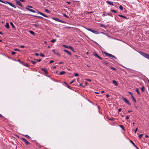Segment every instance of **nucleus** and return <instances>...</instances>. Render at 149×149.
<instances>
[{
    "instance_id": "nucleus-46",
    "label": "nucleus",
    "mask_w": 149,
    "mask_h": 149,
    "mask_svg": "<svg viewBox=\"0 0 149 149\" xmlns=\"http://www.w3.org/2000/svg\"><path fill=\"white\" fill-rule=\"evenodd\" d=\"M40 55L42 57H44L45 56L42 54H40Z\"/></svg>"
},
{
    "instance_id": "nucleus-49",
    "label": "nucleus",
    "mask_w": 149,
    "mask_h": 149,
    "mask_svg": "<svg viewBox=\"0 0 149 149\" xmlns=\"http://www.w3.org/2000/svg\"><path fill=\"white\" fill-rule=\"evenodd\" d=\"M75 81V80H72V81H71V82H70V84H72V83H73L74 81Z\"/></svg>"
},
{
    "instance_id": "nucleus-38",
    "label": "nucleus",
    "mask_w": 149,
    "mask_h": 149,
    "mask_svg": "<svg viewBox=\"0 0 149 149\" xmlns=\"http://www.w3.org/2000/svg\"><path fill=\"white\" fill-rule=\"evenodd\" d=\"M56 39H54L51 40V42H56Z\"/></svg>"
},
{
    "instance_id": "nucleus-64",
    "label": "nucleus",
    "mask_w": 149,
    "mask_h": 149,
    "mask_svg": "<svg viewBox=\"0 0 149 149\" xmlns=\"http://www.w3.org/2000/svg\"><path fill=\"white\" fill-rule=\"evenodd\" d=\"M0 34H1L2 35H3V33L2 32L0 31Z\"/></svg>"
},
{
    "instance_id": "nucleus-47",
    "label": "nucleus",
    "mask_w": 149,
    "mask_h": 149,
    "mask_svg": "<svg viewBox=\"0 0 149 149\" xmlns=\"http://www.w3.org/2000/svg\"><path fill=\"white\" fill-rule=\"evenodd\" d=\"M31 62L34 64H35L36 63V62L32 61H31Z\"/></svg>"
},
{
    "instance_id": "nucleus-43",
    "label": "nucleus",
    "mask_w": 149,
    "mask_h": 149,
    "mask_svg": "<svg viewBox=\"0 0 149 149\" xmlns=\"http://www.w3.org/2000/svg\"><path fill=\"white\" fill-rule=\"evenodd\" d=\"M100 27H104L105 28V26L104 24H100Z\"/></svg>"
},
{
    "instance_id": "nucleus-7",
    "label": "nucleus",
    "mask_w": 149,
    "mask_h": 149,
    "mask_svg": "<svg viewBox=\"0 0 149 149\" xmlns=\"http://www.w3.org/2000/svg\"><path fill=\"white\" fill-rule=\"evenodd\" d=\"M5 3H7L8 4H9L12 7L15 8H16V7L15 5H14L12 3H11L10 2H9L8 1H6Z\"/></svg>"
},
{
    "instance_id": "nucleus-35",
    "label": "nucleus",
    "mask_w": 149,
    "mask_h": 149,
    "mask_svg": "<svg viewBox=\"0 0 149 149\" xmlns=\"http://www.w3.org/2000/svg\"><path fill=\"white\" fill-rule=\"evenodd\" d=\"M111 11L113 12L114 13H117V12L116 11V10H111Z\"/></svg>"
},
{
    "instance_id": "nucleus-41",
    "label": "nucleus",
    "mask_w": 149,
    "mask_h": 149,
    "mask_svg": "<svg viewBox=\"0 0 149 149\" xmlns=\"http://www.w3.org/2000/svg\"><path fill=\"white\" fill-rule=\"evenodd\" d=\"M119 8L121 10H122L123 9V7L121 5H120L119 6Z\"/></svg>"
},
{
    "instance_id": "nucleus-54",
    "label": "nucleus",
    "mask_w": 149,
    "mask_h": 149,
    "mask_svg": "<svg viewBox=\"0 0 149 149\" xmlns=\"http://www.w3.org/2000/svg\"><path fill=\"white\" fill-rule=\"evenodd\" d=\"M20 47L21 48H23L24 47V46L23 45H22L20 46Z\"/></svg>"
},
{
    "instance_id": "nucleus-37",
    "label": "nucleus",
    "mask_w": 149,
    "mask_h": 149,
    "mask_svg": "<svg viewBox=\"0 0 149 149\" xmlns=\"http://www.w3.org/2000/svg\"><path fill=\"white\" fill-rule=\"evenodd\" d=\"M33 25L35 27H37L39 26V25H38V24H33Z\"/></svg>"
},
{
    "instance_id": "nucleus-5",
    "label": "nucleus",
    "mask_w": 149,
    "mask_h": 149,
    "mask_svg": "<svg viewBox=\"0 0 149 149\" xmlns=\"http://www.w3.org/2000/svg\"><path fill=\"white\" fill-rule=\"evenodd\" d=\"M93 54V55L95 56V57L98 58H99V59H100V60H102V58L100 56H99L97 54L96 52H94Z\"/></svg>"
},
{
    "instance_id": "nucleus-55",
    "label": "nucleus",
    "mask_w": 149,
    "mask_h": 149,
    "mask_svg": "<svg viewBox=\"0 0 149 149\" xmlns=\"http://www.w3.org/2000/svg\"><path fill=\"white\" fill-rule=\"evenodd\" d=\"M54 62V61L53 60H51L50 62H49V63H53Z\"/></svg>"
},
{
    "instance_id": "nucleus-19",
    "label": "nucleus",
    "mask_w": 149,
    "mask_h": 149,
    "mask_svg": "<svg viewBox=\"0 0 149 149\" xmlns=\"http://www.w3.org/2000/svg\"><path fill=\"white\" fill-rule=\"evenodd\" d=\"M40 14L41 15H42L43 16L45 17H48V16L45 15L44 14H43V13L41 12V13H40Z\"/></svg>"
},
{
    "instance_id": "nucleus-14",
    "label": "nucleus",
    "mask_w": 149,
    "mask_h": 149,
    "mask_svg": "<svg viewBox=\"0 0 149 149\" xmlns=\"http://www.w3.org/2000/svg\"><path fill=\"white\" fill-rule=\"evenodd\" d=\"M112 82H113V83L116 86H118V84L116 81L113 80V81Z\"/></svg>"
},
{
    "instance_id": "nucleus-32",
    "label": "nucleus",
    "mask_w": 149,
    "mask_h": 149,
    "mask_svg": "<svg viewBox=\"0 0 149 149\" xmlns=\"http://www.w3.org/2000/svg\"><path fill=\"white\" fill-rule=\"evenodd\" d=\"M59 22H61V23H64V24H65V23H66V22H65V21H63L61 20L60 19V21H59Z\"/></svg>"
},
{
    "instance_id": "nucleus-44",
    "label": "nucleus",
    "mask_w": 149,
    "mask_h": 149,
    "mask_svg": "<svg viewBox=\"0 0 149 149\" xmlns=\"http://www.w3.org/2000/svg\"><path fill=\"white\" fill-rule=\"evenodd\" d=\"M25 136L26 137H27V138H28L29 139V138H31L29 136L27 135H25Z\"/></svg>"
},
{
    "instance_id": "nucleus-4",
    "label": "nucleus",
    "mask_w": 149,
    "mask_h": 149,
    "mask_svg": "<svg viewBox=\"0 0 149 149\" xmlns=\"http://www.w3.org/2000/svg\"><path fill=\"white\" fill-rule=\"evenodd\" d=\"M21 139L24 141L27 145H28L30 144V143L25 138H22Z\"/></svg>"
},
{
    "instance_id": "nucleus-42",
    "label": "nucleus",
    "mask_w": 149,
    "mask_h": 149,
    "mask_svg": "<svg viewBox=\"0 0 149 149\" xmlns=\"http://www.w3.org/2000/svg\"><path fill=\"white\" fill-rule=\"evenodd\" d=\"M17 61L22 64L24 63L23 62H22L20 59L18 60Z\"/></svg>"
},
{
    "instance_id": "nucleus-60",
    "label": "nucleus",
    "mask_w": 149,
    "mask_h": 149,
    "mask_svg": "<svg viewBox=\"0 0 149 149\" xmlns=\"http://www.w3.org/2000/svg\"><path fill=\"white\" fill-rule=\"evenodd\" d=\"M0 1L2 3H5L4 2L2 1V0H0Z\"/></svg>"
},
{
    "instance_id": "nucleus-61",
    "label": "nucleus",
    "mask_w": 149,
    "mask_h": 149,
    "mask_svg": "<svg viewBox=\"0 0 149 149\" xmlns=\"http://www.w3.org/2000/svg\"><path fill=\"white\" fill-rule=\"evenodd\" d=\"M65 28H66L67 29H70L71 28V27H65Z\"/></svg>"
},
{
    "instance_id": "nucleus-63",
    "label": "nucleus",
    "mask_w": 149,
    "mask_h": 149,
    "mask_svg": "<svg viewBox=\"0 0 149 149\" xmlns=\"http://www.w3.org/2000/svg\"><path fill=\"white\" fill-rule=\"evenodd\" d=\"M109 95H108V94H107L106 95V96L107 97H109Z\"/></svg>"
},
{
    "instance_id": "nucleus-25",
    "label": "nucleus",
    "mask_w": 149,
    "mask_h": 149,
    "mask_svg": "<svg viewBox=\"0 0 149 149\" xmlns=\"http://www.w3.org/2000/svg\"><path fill=\"white\" fill-rule=\"evenodd\" d=\"M130 142L135 147H136V146L135 145L134 143L132 140H130Z\"/></svg>"
},
{
    "instance_id": "nucleus-58",
    "label": "nucleus",
    "mask_w": 149,
    "mask_h": 149,
    "mask_svg": "<svg viewBox=\"0 0 149 149\" xmlns=\"http://www.w3.org/2000/svg\"><path fill=\"white\" fill-rule=\"evenodd\" d=\"M67 86L68 88H69L70 89H71L70 88V86L68 85L67 84Z\"/></svg>"
},
{
    "instance_id": "nucleus-56",
    "label": "nucleus",
    "mask_w": 149,
    "mask_h": 149,
    "mask_svg": "<svg viewBox=\"0 0 149 149\" xmlns=\"http://www.w3.org/2000/svg\"><path fill=\"white\" fill-rule=\"evenodd\" d=\"M14 50L15 51H19V50L17 49H15Z\"/></svg>"
},
{
    "instance_id": "nucleus-28",
    "label": "nucleus",
    "mask_w": 149,
    "mask_h": 149,
    "mask_svg": "<svg viewBox=\"0 0 149 149\" xmlns=\"http://www.w3.org/2000/svg\"><path fill=\"white\" fill-rule=\"evenodd\" d=\"M110 68L111 69L114 70H116V68H114V67H113L112 66H111L110 67Z\"/></svg>"
},
{
    "instance_id": "nucleus-57",
    "label": "nucleus",
    "mask_w": 149,
    "mask_h": 149,
    "mask_svg": "<svg viewBox=\"0 0 149 149\" xmlns=\"http://www.w3.org/2000/svg\"><path fill=\"white\" fill-rule=\"evenodd\" d=\"M121 110H122V109L121 108H120L118 109V111L119 112H120Z\"/></svg>"
},
{
    "instance_id": "nucleus-27",
    "label": "nucleus",
    "mask_w": 149,
    "mask_h": 149,
    "mask_svg": "<svg viewBox=\"0 0 149 149\" xmlns=\"http://www.w3.org/2000/svg\"><path fill=\"white\" fill-rule=\"evenodd\" d=\"M136 91L138 95H140V93L139 91V88H137L136 90Z\"/></svg>"
},
{
    "instance_id": "nucleus-2",
    "label": "nucleus",
    "mask_w": 149,
    "mask_h": 149,
    "mask_svg": "<svg viewBox=\"0 0 149 149\" xmlns=\"http://www.w3.org/2000/svg\"><path fill=\"white\" fill-rule=\"evenodd\" d=\"M104 54L107 56L109 57H111L115 59H116V58L114 56L112 55V54H110L108 53H107L106 52H104Z\"/></svg>"
},
{
    "instance_id": "nucleus-18",
    "label": "nucleus",
    "mask_w": 149,
    "mask_h": 149,
    "mask_svg": "<svg viewBox=\"0 0 149 149\" xmlns=\"http://www.w3.org/2000/svg\"><path fill=\"white\" fill-rule=\"evenodd\" d=\"M65 74V72L64 71H62L59 73L60 75L64 74Z\"/></svg>"
},
{
    "instance_id": "nucleus-26",
    "label": "nucleus",
    "mask_w": 149,
    "mask_h": 149,
    "mask_svg": "<svg viewBox=\"0 0 149 149\" xmlns=\"http://www.w3.org/2000/svg\"><path fill=\"white\" fill-rule=\"evenodd\" d=\"M10 24L13 28H15V26L12 22H10Z\"/></svg>"
},
{
    "instance_id": "nucleus-30",
    "label": "nucleus",
    "mask_w": 149,
    "mask_h": 149,
    "mask_svg": "<svg viewBox=\"0 0 149 149\" xmlns=\"http://www.w3.org/2000/svg\"><path fill=\"white\" fill-rule=\"evenodd\" d=\"M132 100H133L135 102H136V101L133 95H132Z\"/></svg>"
},
{
    "instance_id": "nucleus-11",
    "label": "nucleus",
    "mask_w": 149,
    "mask_h": 149,
    "mask_svg": "<svg viewBox=\"0 0 149 149\" xmlns=\"http://www.w3.org/2000/svg\"><path fill=\"white\" fill-rule=\"evenodd\" d=\"M26 9L27 10L29 11H30L31 12H33V13H36V12L35 10H34L33 9H30L29 8H28L27 7L26 8Z\"/></svg>"
},
{
    "instance_id": "nucleus-40",
    "label": "nucleus",
    "mask_w": 149,
    "mask_h": 149,
    "mask_svg": "<svg viewBox=\"0 0 149 149\" xmlns=\"http://www.w3.org/2000/svg\"><path fill=\"white\" fill-rule=\"evenodd\" d=\"M143 134H140L139 136V139H141L143 136Z\"/></svg>"
},
{
    "instance_id": "nucleus-50",
    "label": "nucleus",
    "mask_w": 149,
    "mask_h": 149,
    "mask_svg": "<svg viewBox=\"0 0 149 149\" xmlns=\"http://www.w3.org/2000/svg\"><path fill=\"white\" fill-rule=\"evenodd\" d=\"M74 76L76 77H77L79 76V74L77 73H76L74 74Z\"/></svg>"
},
{
    "instance_id": "nucleus-51",
    "label": "nucleus",
    "mask_w": 149,
    "mask_h": 149,
    "mask_svg": "<svg viewBox=\"0 0 149 149\" xmlns=\"http://www.w3.org/2000/svg\"><path fill=\"white\" fill-rule=\"evenodd\" d=\"M138 130V128H136L135 130V133H136Z\"/></svg>"
},
{
    "instance_id": "nucleus-33",
    "label": "nucleus",
    "mask_w": 149,
    "mask_h": 149,
    "mask_svg": "<svg viewBox=\"0 0 149 149\" xmlns=\"http://www.w3.org/2000/svg\"><path fill=\"white\" fill-rule=\"evenodd\" d=\"M26 66L27 67H29V65H28L27 63H24V64H22Z\"/></svg>"
},
{
    "instance_id": "nucleus-34",
    "label": "nucleus",
    "mask_w": 149,
    "mask_h": 149,
    "mask_svg": "<svg viewBox=\"0 0 149 149\" xmlns=\"http://www.w3.org/2000/svg\"><path fill=\"white\" fill-rule=\"evenodd\" d=\"M103 63H104V64H105L106 65H108L109 63L108 62H106L105 61H103V62H102Z\"/></svg>"
},
{
    "instance_id": "nucleus-10",
    "label": "nucleus",
    "mask_w": 149,
    "mask_h": 149,
    "mask_svg": "<svg viewBox=\"0 0 149 149\" xmlns=\"http://www.w3.org/2000/svg\"><path fill=\"white\" fill-rule=\"evenodd\" d=\"M63 46L65 48L69 49H72V47L71 46H68L66 45H63Z\"/></svg>"
},
{
    "instance_id": "nucleus-23",
    "label": "nucleus",
    "mask_w": 149,
    "mask_h": 149,
    "mask_svg": "<svg viewBox=\"0 0 149 149\" xmlns=\"http://www.w3.org/2000/svg\"><path fill=\"white\" fill-rule=\"evenodd\" d=\"M119 126L122 129H123V130H125V129L124 128V127L123 125H119Z\"/></svg>"
},
{
    "instance_id": "nucleus-12",
    "label": "nucleus",
    "mask_w": 149,
    "mask_h": 149,
    "mask_svg": "<svg viewBox=\"0 0 149 149\" xmlns=\"http://www.w3.org/2000/svg\"><path fill=\"white\" fill-rule=\"evenodd\" d=\"M63 51H64V52H65L67 53V54H68L70 55H71V53L70 52L68 51V50H67L66 49H64L63 50Z\"/></svg>"
},
{
    "instance_id": "nucleus-45",
    "label": "nucleus",
    "mask_w": 149,
    "mask_h": 149,
    "mask_svg": "<svg viewBox=\"0 0 149 149\" xmlns=\"http://www.w3.org/2000/svg\"><path fill=\"white\" fill-rule=\"evenodd\" d=\"M63 15L65 17H66L68 18H69V17L67 15L65 14H63Z\"/></svg>"
},
{
    "instance_id": "nucleus-16",
    "label": "nucleus",
    "mask_w": 149,
    "mask_h": 149,
    "mask_svg": "<svg viewBox=\"0 0 149 149\" xmlns=\"http://www.w3.org/2000/svg\"><path fill=\"white\" fill-rule=\"evenodd\" d=\"M52 19L57 22H59L60 21V19L57 18H53Z\"/></svg>"
},
{
    "instance_id": "nucleus-48",
    "label": "nucleus",
    "mask_w": 149,
    "mask_h": 149,
    "mask_svg": "<svg viewBox=\"0 0 149 149\" xmlns=\"http://www.w3.org/2000/svg\"><path fill=\"white\" fill-rule=\"evenodd\" d=\"M109 120L111 121H113L114 120V118H110Z\"/></svg>"
},
{
    "instance_id": "nucleus-52",
    "label": "nucleus",
    "mask_w": 149,
    "mask_h": 149,
    "mask_svg": "<svg viewBox=\"0 0 149 149\" xmlns=\"http://www.w3.org/2000/svg\"><path fill=\"white\" fill-rule=\"evenodd\" d=\"M129 117L128 116H126L125 118L126 119H128L129 118Z\"/></svg>"
},
{
    "instance_id": "nucleus-6",
    "label": "nucleus",
    "mask_w": 149,
    "mask_h": 149,
    "mask_svg": "<svg viewBox=\"0 0 149 149\" xmlns=\"http://www.w3.org/2000/svg\"><path fill=\"white\" fill-rule=\"evenodd\" d=\"M122 100L126 103L127 104L129 105H130L131 104L129 102V101L125 98L122 97Z\"/></svg>"
},
{
    "instance_id": "nucleus-31",
    "label": "nucleus",
    "mask_w": 149,
    "mask_h": 149,
    "mask_svg": "<svg viewBox=\"0 0 149 149\" xmlns=\"http://www.w3.org/2000/svg\"><path fill=\"white\" fill-rule=\"evenodd\" d=\"M45 10L46 12H47V13H50L49 11V10H48V9H45Z\"/></svg>"
},
{
    "instance_id": "nucleus-22",
    "label": "nucleus",
    "mask_w": 149,
    "mask_h": 149,
    "mask_svg": "<svg viewBox=\"0 0 149 149\" xmlns=\"http://www.w3.org/2000/svg\"><path fill=\"white\" fill-rule=\"evenodd\" d=\"M33 16L34 17H38V18H43V17L41 16H36V15H33Z\"/></svg>"
},
{
    "instance_id": "nucleus-1",
    "label": "nucleus",
    "mask_w": 149,
    "mask_h": 149,
    "mask_svg": "<svg viewBox=\"0 0 149 149\" xmlns=\"http://www.w3.org/2000/svg\"><path fill=\"white\" fill-rule=\"evenodd\" d=\"M139 53L141 55L146 58L149 59V54L144 53L142 52H139Z\"/></svg>"
},
{
    "instance_id": "nucleus-17",
    "label": "nucleus",
    "mask_w": 149,
    "mask_h": 149,
    "mask_svg": "<svg viewBox=\"0 0 149 149\" xmlns=\"http://www.w3.org/2000/svg\"><path fill=\"white\" fill-rule=\"evenodd\" d=\"M106 2L108 4L110 5H112L113 6V3L112 2H110V1H106Z\"/></svg>"
},
{
    "instance_id": "nucleus-36",
    "label": "nucleus",
    "mask_w": 149,
    "mask_h": 149,
    "mask_svg": "<svg viewBox=\"0 0 149 149\" xmlns=\"http://www.w3.org/2000/svg\"><path fill=\"white\" fill-rule=\"evenodd\" d=\"M11 54H12V55H14L16 54V53L15 52L12 51L11 52Z\"/></svg>"
},
{
    "instance_id": "nucleus-39",
    "label": "nucleus",
    "mask_w": 149,
    "mask_h": 149,
    "mask_svg": "<svg viewBox=\"0 0 149 149\" xmlns=\"http://www.w3.org/2000/svg\"><path fill=\"white\" fill-rule=\"evenodd\" d=\"M35 60L37 62H40V61H41V59H35Z\"/></svg>"
},
{
    "instance_id": "nucleus-53",
    "label": "nucleus",
    "mask_w": 149,
    "mask_h": 149,
    "mask_svg": "<svg viewBox=\"0 0 149 149\" xmlns=\"http://www.w3.org/2000/svg\"><path fill=\"white\" fill-rule=\"evenodd\" d=\"M109 15V16H112V14L111 13H108L107 15Z\"/></svg>"
},
{
    "instance_id": "nucleus-20",
    "label": "nucleus",
    "mask_w": 149,
    "mask_h": 149,
    "mask_svg": "<svg viewBox=\"0 0 149 149\" xmlns=\"http://www.w3.org/2000/svg\"><path fill=\"white\" fill-rule=\"evenodd\" d=\"M40 14L41 15H42L43 16L45 17H48V16L45 15L44 14H43V13L41 12V13H40Z\"/></svg>"
},
{
    "instance_id": "nucleus-15",
    "label": "nucleus",
    "mask_w": 149,
    "mask_h": 149,
    "mask_svg": "<svg viewBox=\"0 0 149 149\" xmlns=\"http://www.w3.org/2000/svg\"><path fill=\"white\" fill-rule=\"evenodd\" d=\"M5 26L7 29H8L9 28V26L8 23H6Z\"/></svg>"
},
{
    "instance_id": "nucleus-13",
    "label": "nucleus",
    "mask_w": 149,
    "mask_h": 149,
    "mask_svg": "<svg viewBox=\"0 0 149 149\" xmlns=\"http://www.w3.org/2000/svg\"><path fill=\"white\" fill-rule=\"evenodd\" d=\"M118 16H119V17H121L123 18L124 19H127V17H125V16H124V15H119V14H118Z\"/></svg>"
},
{
    "instance_id": "nucleus-24",
    "label": "nucleus",
    "mask_w": 149,
    "mask_h": 149,
    "mask_svg": "<svg viewBox=\"0 0 149 149\" xmlns=\"http://www.w3.org/2000/svg\"><path fill=\"white\" fill-rule=\"evenodd\" d=\"M29 32L31 34L33 35H35V33L33 31H29Z\"/></svg>"
},
{
    "instance_id": "nucleus-8",
    "label": "nucleus",
    "mask_w": 149,
    "mask_h": 149,
    "mask_svg": "<svg viewBox=\"0 0 149 149\" xmlns=\"http://www.w3.org/2000/svg\"><path fill=\"white\" fill-rule=\"evenodd\" d=\"M41 70L44 72L46 74H47L48 73L47 69L46 68H43L41 69Z\"/></svg>"
},
{
    "instance_id": "nucleus-62",
    "label": "nucleus",
    "mask_w": 149,
    "mask_h": 149,
    "mask_svg": "<svg viewBox=\"0 0 149 149\" xmlns=\"http://www.w3.org/2000/svg\"><path fill=\"white\" fill-rule=\"evenodd\" d=\"M35 55H36V56H38L39 55V54L38 53H36L35 54Z\"/></svg>"
},
{
    "instance_id": "nucleus-59",
    "label": "nucleus",
    "mask_w": 149,
    "mask_h": 149,
    "mask_svg": "<svg viewBox=\"0 0 149 149\" xmlns=\"http://www.w3.org/2000/svg\"><path fill=\"white\" fill-rule=\"evenodd\" d=\"M86 80L88 81H91V80L90 79H87Z\"/></svg>"
},
{
    "instance_id": "nucleus-3",
    "label": "nucleus",
    "mask_w": 149,
    "mask_h": 149,
    "mask_svg": "<svg viewBox=\"0 0 149 149\" xmlns=\"http://www.w3.org/2000/svg\"><path fill=\"white\" fill-rule=\"evenodd\" d=\"M87 29L89 31H91V32H93V33L95 34H98L99 33V32H98L97 31H95L91 29L88 28V29Z\"/></svg>"
},
{
    "instance_id": "nucleus-29",
    "label": "nucleus",
    "mask_w": 149,
    "mask_h": 149,
    "mask_svg": "<svg viewBox=\"0 0 149 149\" xmlns=\"http://www.w3.org/2000/svg\"><path fill=\"white\" fill-rule=\"evenodd\" d=\"M52 51L55 54H57V55H59V53H56V52H55V50L54 49H52Z\"/></svg>"
},
{
    "instance_id": "nucleus-9",
    "label": "nucleus",
    "mask_w": 149,
    "mask_h": 149,
    "mask_svg": "<svg viewBox=\"0 0 149 149\" xmlns=\"http://www.w3.org/2000/svg\"><path fill=\"white\" fill-rule=\"evenodd\" d=\"M15 1L17 4L18 5H19V6H20L21 7H22V4H21V3L19 1L17 0H15Z\"/></svg>"
},
{
    "instance_id": "nucleus-21",
    "label": "nucleus",
    "mask_w": 149,
    "mask_h": 149,
    "mask_svg": "<svg viewBox=\"0 0 149 149\" xmlns=\"http://www.w3.org/2000/svg\"><path fill=\"white\" fill-rule=\"evenodd\" d=\"M141 90L142 92L144 91L145 90V88L144 86H143L141 88Z\"/></svg>"
}]
</instances>
